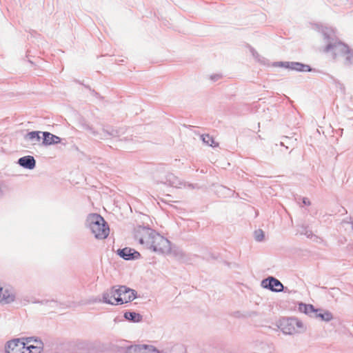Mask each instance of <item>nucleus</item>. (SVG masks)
I'll use <instances>...</instances> for the list:
<instances>
[{
  "instance_id": "b1692460",
  "label": "nucleus",
  "mask_w": 353,
  "mask_h": 353,
  "mask_svg": "<svg viewBox=\"0 0 353 353\" xmlns=\"http://www.w3.org/2000/svg\"><path fill=\"white\" fill-rule=\"evenodd\" d=\"M201 137L203 142L204 143H205L206 145H208L209 146H212V147L214 146L213 145L214 143V140L212 138V137L210 136L209 134H202L201 136Z\"/></svg>"
},
{
  "instance_id": "a211bd4d",
  "label": "nucleus",
  "mask_w": 353,
  "mask_h": 353,
  "mask_svg": "<svg viewBox=\"0 0 353 353\" xmlns=\"http://www.w3.org/2000/svg\"><path fill=\"white\" fill-rule=\"evenodd\" d=\"M123 317L128 321L132 323H139L143 319V316L141 314L131 311L125 312L123 314Z\"/></svg>"
},
{
  "instance_id": "6e6552de",
  "label": "nucleus",
  "mask_w": 353,
  "mask_h": 353,
  "mask_svg": "<svg viewBox=\"0 0 353 353\" xmlns=\"http://www.w3.org/2000/svg\"><path fill=\"white\" fill-rule=\"evenodd\" d=\"M261 286L272 292H280L285 291V288L281 282L273 276H268L261 281Z\"/></svg>"
},
{
  "instance_id": "1a4fd4ad",
  "label": "nucleus",
  "mask_w": 353,
  "mask_h": 353,
  "mask_svg": "<svg viewBox=\"0 0 353 353\" xmlns=\"http://www.w3.org/2000/svg\"><path fill=\"white\" fill-rule=\"evenodd\" d=\"M26 343L19 339H12L6 345V353H23Z\"/></svg>"
},
{
  "instance_id": "f704fd0d",
  "label": "nucleus",
  "mask_w": 353,
  "mask_h": 353,
  "mask_svg": "<svg viewBox=\"0 0 353 353\" xmlns=\"http://www.w3.org/2000/svg\"><path fill=\"white\" fill-rule=\"evenodd\" d=\"M111 128H103L102 130L103 132L108 136H109V132H111Z\"/></svg>"
},
{
  "instance_id": "cd10ccee",
  "label": "nucleus",
  "mask_w": 353,
  "mask_h": 353,
  "mask_svg": "<svg viewBox=\"0 0 353 353\" xmlns=\"http://www.w3.org/2000/svg\"><path fill=\"white\" fill-rule=\"evenodd\" d=\"M254 237L256 241H261L264 237V232L262 230H258L254 232Z\"/></svg>"
},
{
  "instance_id": "c9c22d12",
  "label": "nucleus",
  "mask_w": 353,
  "mask_h": 353,
  "mask_svg": "<svg viewBox=\"0 0 353 353\" xmlns=\"http://www.w3.org/2000/svg\"><path fill=\"white\" fill-rule=\"evenodd\" d=\"M280 145H282V146H285V142L284 141H281L280 142Z\"/></svg>"
},
{
  "instance_id": "bb28decb",
  "label": "nucleus",
  "mask_w": 353,
  "mask_h": 353,
  "mask_svg": "<svg viewBox=\"0 0 353 353\" xmlns=\"http://www.w3.org/2000/svg\"><path fill=\"white\" fill-rule=\"evenodd\" d=\"M347 55L344 64L347 66H350L353 63V51L350 48V52H345Z\"/></svg>"
},
{
  "instance_id": "20e7f679",
  "label": "nucleus",
  "mask_w": 353,
  "mask_h": 353,
  "mask_svg": "<svg viewBox=\"0 0 353 353\" xmlns=\"http://www.w3.org/2000/svg\"><path fill=\"white\" fill-rule=\"evenodd\" d=\"M277 326L283 334L290 335L300 332L299 329H303V323L295 317L282 318Z\"/></svg>"
},
{
  "instance_id": "7c9ffc66",
  "label": "nucleus",
  "mask_w": 353,
  "mask_h": 353,
  "mask_svg": "<svg viewBox=\"0 0 353 353\" xmlns=\"http://www.w3.org/2000/svg\"><path fill=\"white\" fill-rule=\"evenodd\" d=\"M249 48H250V52L252 53V56L256 59H257L258 61H260V55L259 54V53L256 51V50L252 48V46H249Z\"/></svg>"
},
{
  "instance_id": "5701e85b",
  "label": "nucleus",
  "mask_w": 353,
  "mask_h": 353,
  "mask_svg": "<svg viewBox=\"0 0 353 353\" xmlns=\"http://www.w3.org/2000/svg\"><path fill=\"white\" fill-rule=\"evenodd\" d=\"M300 234L306 236L308 239H312L313 236L316 237L313 234L312 231L305 225L301 227Z\"/></svg>"
},
{
  "instance_id": "dca6fc26",
  "label": "nucleus",
  "mask_w": 353,
  "mask_h": 353,
  "mask_svg": "<svg viewBox=\"0 0 353 353\" xmlns=\"http://www.w3.org/2000/svg\"><path fill=\"white\" fill-rule=\"evenodd\" d=\"M163 183L174 188H180L183 183L179 179L172 173H168L165 175V181H161Z\"/></svg>"
},
{
  "instance_id": "f3484780",
  "label": "nucleus",
  "mask_w": 353,
  "mask_h": 353,
  "mask_svg": "<svg viewBox=\"0 0 353 353\" xmlns=\"http://www.w3.org/2000/svg\"><path fill=\"white\" fill-rule=\"evenodd\" d=\"M314 317L319 318L321 321L325 322H329L333 319L332 314L330 311L324 310L323 309H316Z\"/></svg>"
},
{
  "instance_id": "aec40b11",
  "label": "nucleus",
  "mask_w": 353,
  "mask_h": 353,
  "mask_svg": "<svg viewBox=\"0 0 353 353\" xmlns=\"http://www.w3.org/2000/svg\"><path fill=\"white\" fill-rule=\"evenodd\" d=\"M130 291L126 292L123 291V293H121L123 303H129L137 298V292L131 288H130Z\"/></svg>"
},
{
  "instance_id": "e433bc0d",
  "label": "nucleus",
  "mask_w": 353,
  "mask_h": 353,
  "mask_svg": "<svg viewBox=\"0 0 353 353\" xmlns=\"http://www.w3.org/2000/svg\"><path fill=\"white\" fill-rule=\"evenodd\" d=\"M99 138H100L101 139H105V137H102V136H101Z\"/></svg>"
},
{
  "instance_id": "2eb2a0df",
  "label": "nucleus",
  "mask_w": 353,
  "mask_h": 353,
  "mask_svg": "<svg viewBox=\"0 0 353 353\" xmlns=\"http://www.w3.org/2000/svg\"><path fill=\"white\" fill-rule=\"evenodd\" d=\"M18 164L26 169L32 170L36 166V161L32 156H25L18 159Z\"/></svg>"
},
{
  "instance_id": "c756f323",
  "label": "nucleus",
  "mask_w": 353,
  "mask_h": 353,
  "mask_svg": "<svg viewBox=\"0 0 353 353\" xmlns=\"http://www.w3.org/2000/svg\"><path fill=\"white\" fill-rule=\"evenodd\" d=\"M121 129L111 128V132H109V137H118L122 133L121 132Z\"/></svg>"
},
{
  "instance_id": "4c0bfd02",
  "label": "nucleus",
  "mask_w": 353,
  "mask_h": 353,
  "mask_svg": "<svg viewBox=\"0 0 353 353\" xmlns=\"http://www.w3.org/2000/svg\"><path fill=\"white\" fill-rule=\"evenodd\" d=\"M284 139H288V137H284Z\"/></svg>"
},
{
  "instance_id": "2f4dec72",
  "label": "nucleus",
  "mask_w": 353,
  "mask_h": 353,
  "mask_svg": "<svg viewBox=\"0 0 353 353\" xmlns=\"http://www.w3.org/2000/svg\"><path fill=\"white\" fill-rule=\"evenodd\" d=\"M222 78V74H212L210 77V80L215 82Z\"/></svg>"
},
{
  "instance_id": "ddd939ff",
  "label": "nucleus",
  "mask_w": 353,
  "mask_h": 353,
  "mask_svg": "<svg viewBox=\"0 0 353 353\" xmlns=\"http://www.w3.org/2000/svg\"><path fill=\"white\" fill-rule=\"evenodd\" d=\"M165 254H172L177 261L183 263H188L190 259L185 252L176 245L172 246V243L170 244V250Z\"/></svg>"
},
{
  "instance_id": "6ab92c4d",
  "label": "nucleus",
  "mask_w": 353,
  "mask_h": 353,
  "mask_svg": "<svg viewBox=\"0 0 353 353\" xmlns=\"http://www.w3.org/2000/svg\"><path fill=\"white\" fill-rule=\"evenodd\" d=\"M316 308L313 305L306 304L303 303H299V310L310 316H314Z\"/></svg>"
},
{
  "instance_id": "473e14b6",
  "label": "nucleus",
  "mask_w": 353,
  "mask_h": 353,
  "mask_svg": "<svg viewBox=\"0 0 353 353\" xmlns=\"http://www.w3.org/2000/svg\"><path fill=\"white\" fill-rule=\"evenodd\" d=\"M77 82H79L80 83V81H77ZM82 85H83V83H82ZM83 86L85 88H88L91 92L92 95H94L96 97H99V93L97 92H96L94 90L91 89V88L89 85L83 84Z\"/></svg>"
},
{
  "instance_id": "f03ea898",
  "label": "nucleus",
  "mask_w": 353,
  "mask_h": 353,
  "mask_svg": "<svg viewBox=\"0 0 353 353\" xmlns=\"http://www.w3.org/2000/svg\"><path fill=\"white\" fill-rule=\"evenodd\" d=\"M85 225L96 239H104L109 234V226L104 219L99 214H90L87 216Z\"/></svg>"
},
{
  "instance_id": "f8f14e48",
  "label": "nucleus",
  "mask_w": 353,
  "mask_h": 353,
  "mask_svg": "<svg viewBox=\"0 0 353 353\" xmlns=\"http://www.w3.org/2000/svg\"><path fill=\"white\" fill-rule=\"evenodd\" d=\"M16 294L14 290L10 288H0V303L9 304L14 301Z\"/></svg>"
},
{
  "instance_id": "4be33fe9",
  "label": "nucleus",
  "mask_w": 353,
  "mask_h": 353,
  "mask_svg": "<svg viewBox=\"0 0 353 353\" xmlns=\"http://www.w3.org/2000/svg\"><path fill=\"white\" fill-rule=\"evenodd\" d=\"M41 350L42 347L40 346L25 345V350H23V353H41Z\"/></svg>"
},
{
  "instance_id": "9d476101",
  "label": "nucleus",
  "mask_w": 353,
  "mask_h": 353,
  "mask_svg": "<svg viewBox=\"0 0 353 353\" xmlns=\"http://www.w3.org/2000/svg\"><path fill=\"white\" fill-rule=\"evenodd\" d=\"M117 254L125 261L137 260L141 258V254L139 252L128 247L118 249Z\"/></svg>"
},
{
  "instance_id": "7ed1b4c3",
  "label": "nucleus",
  "mask_w": 353,
  "mask_h": 353,
  "mask_svg": "<svg viewBox=\"0 0 353 353\" xmlns=\"http://www.w3.org/2000/svg\"><path fill=\"white\" fill-rule=\"evenodd\" d=\"M124 292H129L130 288L125 285L113 286L107 290L102 294V302L104 303L117 305L123 304L121 299V293Z\"/></svg>"
},
{
  "instance_id": "39448f33",
  "label": "nucleus",
  "mask_w": 353,
  "mask_h": 353,
  "mask_svg": "<svg viewBox=\"0 0 353 353\" xmlns=\"http://www.w3.org/2000/svg\"><path fill=\"white\" fill-rule=\"evenodd\" d=\"M156 232L154 230L148 226L137 225L134 229L133 236L134 240L147 248Z\"/></svg>"
},
{
  "instance_id": "c85d7f7f",
  "label": "nucleus",
  "mask_w": 353,
  "mask_h": 353,
  "mask_svg": "<svg viewBox=\"0 0 353 353\" xmlns=\"http://www.w3.org/2000/svg\"><path fill=\"white\" fill-rule=\"evenodd\" d=\"M327 75L330 77V79H332L333 82L336 84L337 88H340L341 90V91H343V92L345 91V87L343 83H341L339 80L334 78L332 76H331L330 74H327Z\"/></svg>"
},
{
  "instance_id": "412c9836",
  "label": "nucleus",
  "mask_w": 353,
  "mask_h": 353,
  "mask_svg": "<svg viewBox=\"0 0 353 353\" xmlns=\"http://www.w3.org/2000/svg\"><path fill=\"white\" fill-rule=\"evenodd\" d=\"M43 132L41 131H32L27 133L24 136L25 140L32 141H39L41 139L40 134H42Z\"/></svg>"
},
{
  "instance_id": "9b49d317",
  "label": "nucleus",
  "mask_w": 353,
  "mask_h": 353,
  "mask_svg": "<svg viewBox=\"0 0 353 353\" xmlns=\"http://www.w3.org/2000/svg\"><path fill=\"white\" fill-rule=\"evenodd\" d=\"M125 353H159L158 350L150 345H134L126 348Z\"/></svg>"
},
{
  "instance_id": "393cba45",
  "label": "nucleus",
  "mask_w": 353,
  "mask_h": 353,
  "mask_svg": "<svg viewBox=\"0 0 353 353\" xmlns=\"http://www.w3.org/2000/svg\"><path fill=\"white\" fill-rule=\"evenodd\" d=\"M219 192H222L223 194V196H233L235 194V192L226 188L225 186H221Z\"/></svg>"
},
{
  "instance_id": "423d86ee",
  "label": "nucleus",
  "mask_w": 353,
  "mask_h": 353,
  "mask_svg": "<svg viewBox=\"0 0 353 353\" xmlns=\"http://www.w3.org/2000/svg\"><path fill=\"white\" fill-rule=\"evenodd\" d=\"M170 244L171 242L168 239L156 232L146 249L159 254H165L170 250Z\"/></svg>"
},
{
  "instance_id": "4468645a",
  "label": "nucleus",
  "mask_w": 353,
  "mask_h": 353,
  "mask_svg": "<svg viewBox=\"0 0 353 353\" xmlns=\"http://www.w3.org/2000/svg\"><path fill=\"white\" fill-rule=\"evenodd\" d=\"M43 141L42 145H50L53 144H57L61 143V139L49 132H43Z\"/></svg>"
},
{
  "instance_id": "72a5a7b5",
  "label": "nucleus",
  "mask_w": 353,
  "mask_h": 353,
  "mask_svg": "<svg viewBox=\"0 0 353 353\" xmlns=\"http://www.w3.org/2000/svg\"><path fill=\"white\" fill-rule=\"evenodd\" d=\"M303 203L305 205H310V204H311L310 200L305 197L303 198Z\"/></svg>"
},
{
  "instance_id": "0eeeda50",
  "label": "nucleus",
  "mask_w": 353,
  "mask_h": 353,
  "mask_svg": "<svg viewBox=\"0 0 353 353\" xmlns=\"http://www.w3.org/2000/svg\"><path fill=\"white\" fill-rule=\"evenodd\" d=\"M274 65L283 67L287 69H289L291 70H295L297 72H314L323 73L322 71H320L316 68H313L307 64H305V63H303L301 62H297V61L275 62L274 63Z\"/></svg>"
},
{
  "instance_id": "f257e3e1",
  "label": "nucleus",
  "mask_w": 353,
  "mask_h": 353,
  "mask_svg": "<svg viewBox=\"0 0 353 353\" xmlns=\"http://www.w3.org/2000/svg\"><path fill=\"white\" fill-rule=\"evenodd\" d=\"M314 28L323 35L325 42L327 43L323 50L325 52H332L334 58L337 55H345V52H350L349 46L338 39L333 28L320 24H315Z\"/></svg>"
},
{
  "instance_id": "a878e982",
  "label": "nucleus",
  "mask_w": 353,
  "mask_h": 353,
  "mask_svg": "<svg viewBox=\"0 0 353 353\" xmlns=\"http://www.w3.org/2000/svg\"><path fill=\"white\" fill-rule=\"evenodd\" d=\"M81 126L83 128L92 134L93 136H97L99 134L98 132L96 131L91 125L87 123L85 121L81 123Z\"/></svg>"
}]
</instances>
